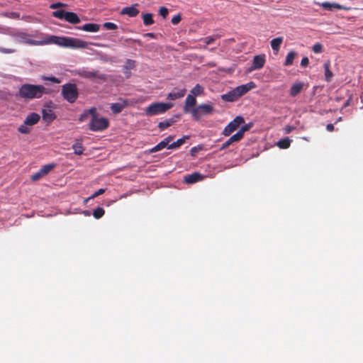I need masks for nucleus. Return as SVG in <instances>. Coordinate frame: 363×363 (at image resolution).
Instances as JSON below:
<instances>
[{"label":"nucleus","mask_w":363,"mask_h":363,"mask_svg":"<svg viewBox=\"0 0 363 363\" xmlns=\"http://www.w3.org/2000/svg\"><path fill=\"white\" fill-rule=\"evenodd\" d=\"M46 89L43 85H35L30 84H24L21 86L16 96L25 100L39 99L43 94H48Z\"/></svg>","instance_id":"obj_1"},{"label":"nucleus","mask_w":363,"mask_h":363,"mask_svg":"<svg viewBox=\"0 0 363 363\" xmlns=\"http://www.w3.org/2000/svg\"><path fill=\"white\" fill-rule=\"evenodd\" d=\"M45 43H54L70 48H87L88 43L79 39L69 37H57L51 35L48 39L45 40Z\"/></svg>","instance_id":"obj_2"},{"label":"nucleus","mask_w":363,"mask_h":363,"mask_svg":"<svg viewBox=\"0 0 363 363\" xmlns=\"http://www.w3.org/2000/svg\"><path fill=\"white\" fill-rule=\"evenodd\" d=\"M61 94L63 99L71 104L75 102L79 96L77 85L72 83L62 85Z\"/></svg>","instance_id":"obj_3"},{"label":"nucleus","mask_w":363,"mask_h":363,"mask_svg":"<svg viewBox=\"0 0 363 363\" xmlns=\"http://www.w3.org/2000/svg\"><path fill=\"white\" fill-rule=\"evenodd\" d=\"M173 106L171 103H152L145 108V113L146 116H152L165 113Z\"/></svg>","instance_id":"obj_4"},{"label":"nucleus","mask_w":363,"mask_h":363,"mask_svg":"<svg viewBox=\"0 0 363 363\" xmlns=\"http://www.w3.org/2000/svg\"><path fill=\"white\" fill-rule=\"evenodd\" d=\"M109 122L106 118H98L97 113H95L89 124V128L92 131H101L106 129Z\"/></svg>","instance_id":"obj_5"},{"label":"nucleus","mask_w":363,"mask_h":363,"mask_svg":"<svg viewBox=\"0 0 363 363\" xmlns=\"http://www.w3.org/2000/svg\"><path fill=\"white\" fill-rule=\"evenodd\" d=\"M214 108L211 104H202L191 110V115L194 120H199L201 116L212 114Z\"/></svg>","instance_id":"obj_6"},{"label":"nucleus","mask_w":363,"mask_h":363,"mask_svg":"<svg viewBox=\"0 0 363 363\" xmlns=\"http://www.w3.org/2000/svg\"><path fill=\"white\" fill-rule=\"evenodd\" d=\"M245 121L242 116H236L232 121H230L224 128L223 134L225 136H229L233 133L241 124L244 123Z\"/></svg>","instance_id":"obj_7"},{"label":"nucleus","mask_w":363,"mask_h":363,"mask_svg":"<svg viewBox=\"0 0 363 363\" xmlns=\"http://www.w3.org/2000/svg\"><path fill=\"white\" fill-rule=\"evenodd\" d=\"M266 62L264 55H257L254 56L252 65L248 68L247 72H251L254 70L262 69Z\"/></svg>","instance_id":"obj_8"},{"label":"nucleus","mask_w":363,"mask_h":363,"mask_svg":"<svg viewBox=\"0 0 363 363\" xmlns=\"http://www.w3.org/2000/svg\"><path fill=\"white\" fill-rule=\"evenodd\" d=\"M79 75L86 79L97 78L101 80H106V79L104 74L100 73L99 71L96 70H82L80 72Z\"/></svg>","instance_id":"obj_9"},{"label":"nucleus","mask_w":363,"mask_h":363,"mask_svg":"<svg viewBox=\"0 0 363 363\" xmlns=\"http://www.w3.org/2000/svg\"><path fill=\"white\" fill-rule=\"evenodd\" d=\"M174 139V135H170L167 136L163 140L160 142L157 145L151 148L150 150V153H154L164 149V147H167L169 146V143L172 142Z\"/></svg>","instance_id":"obj_10"},{"label":"nucleus","mask_w":363,"mask_h":363,"mask_svg":"<svg viewBox=\"0 0 363 363\" xmlns=\"http://www.w3.org/2000/svg\"><path fill=\"white\" fill-rule=\"evenodd\" d=\"M256 85L253 82H250L247 84H242L240 86H237L235 88L238 97H241L246 93H247L249 91L252 90V89L255 88Z\"/></svg>","instance_id":"obj_11"},{"label":"nucleus","mask_w":363,"mask_h":363,"mask_svg":"<svg viewBox=\"0 0 363 363\" xmlns=\"http://www.w3.org/2000/svg\"><path fill=\"white\" fill-rule=\"evenodd\" d=\"M196 104V99L194 96H192L191 94H189L186 99L185 101V105L184 107V111L187 113H191V110L194 108V107Z\"/></svg>","instance_id":"obj_12"},{"label":"nucleus","mask_w":363,"mask_h":363,"mask_svg":"<svg viewBox=\"0 0 363 363\" xmlns=\"http://www.w3.org/2000/svg\"><path fill=\"white\" fill-rule=\"evenodd\" d=\"M204 177H205L199 172H194L191 174L185 176L184 181L186 184H194L197 182L203 180Z\"/></svg>","instance_id":"obj_13"},{"label":"nucleus","mask_w":363,"mask_h":363,"mask_svg":"<svg viewBox=\"0 0 363 363\" xmlns=\"http://www.w3.org/2000/svg\"><path fill=\"white\" fill-rule=\"evenodd\" d=\"M136 6H138L137 4L132 6L123 8L121 11V14L128 15L130 17H135L139 13V10L135 8Z\"/></svg>","instance_id":"obj_14"},{"label":"nucleus","mask_w":363,"mask_h":363,"mask_svg":"<svg viewBox=\"0 0 363 363\" xmlns=\"http://www.w3.org/2000/svg\"><path fill=\"white\" fill-rule=\"evenodd\" d=\"M318 5L321 6L323 9L328 10V11H332L334 9H338V10H341V9H344V7L342 5H340L337 3H330V2H328V1L321 3V4L318 3Z\"/></svg>","instance_id":"obj_15"},{"label":"nucleus","mask_w":363,"mask_h":363,"mask_svg":"<svg viewBox=\"0 0 363 363\" xmlns=\"http://www.w3.org/2000/svg\"><path fill=\"white\" fill-rule=\"evenodd\" d=\"M18 38H20V41L28 45H43L45 43V40L42 42H38L34 40L29 39L28 38V35L26 33H20L18 35Z\"/></svg>","instance_id":"obj_16"},{"label":"nucleus","mask_w":363,"mask_h":363,"mask_svg":"<svg viewBox=\"0 0 363 363\" xmlns=\"http://www.w3.org/2000/svg\"><path fill=\"white\" fill-rule=\"evenodd\" d=\"M79 30H82L86 32L95 33L98 32L100 29V25L97 23H86L83 25L82 27H77Z\"/></svg>","instance_id":"obj_17"},{"label":"nucleus","mask_w":363,"mask_h":363,"mask_svg":"<svg viewBox=\"0 0 363 363\" xmlns=\"http://www.w3.org/2000/svg\"><path fill=\"white\" fill-rule=\"evenodd\" d=\"M221 99L224 101L233 102L237 101L239 99V97L237 94L235 89H234L228 91V93L221 95Z\"/></svg>","instance_id":"obj_18"},{"label":"nucleus","mask_w":363,"mask_h":363,"mask_svg":"<svg viewBox=\"0 0 363 363\" xmlns=\"http://www.w3.org/2000/svg\"><path fill=\"white\" fill-rule=\"evenodd\" d=\"M186 89H182L177 91H174L167 95V99L174 101L177 99L182 98L186 94Z\"/></svg>","instance_id":"obj_19"},{"label":"nucleus","mask_w":363,"mask_h":363,"mask_svg":"<svg viewBox=\"0 0 363 363\" xmlns=\"http://www.w3.org/2000/svg\"><path fill=\"white\" fill-rule=\"evenodd\" d=\"M40 118V117L39 114L32 113L26 118L24 121L26 125H33L39 121Z\"/></svg>","instance_id":"obj_20"},{"label":"nucleus","mask_w":363,"mask_h":363,"mask_svg":"<svg viewBox=\"0 0 363 363\" xmlns=\"http://www.w3.org/2000/svg\"><path fill=\"white\" fill-rule=\"evenodd\" d=\"M128 105L127 101L123 100L122 103H113L111 105V110L113 113H119Z\"/></svg>","instance_id":"obj_21"},{"label":"nucleus","mask_w":363,"mask_h":363,"mask_svg":"<svg viewBox=\"0 0 363 363\" xmlns=\"http://www.w3.org/2000/svg\"><path fill=\"white\" fill-rule=\"evenodd\" d=\"M42 115L43 119L48 123L53 121L56 118L55 114L50 109H43Z\"/></svg>","instance_id":"obj_22"},{"label":"nucleus","mask_w":363,"mask_h":363,"mask_svg":"<svg viewBox=\"0 0 363 363\" xmlns=\"http://www.w3.org/2000/svg\"><path fill=\"white\" fill-rule=\"evenodd\" d=\"M65 20L72 24H77L81 21L79 16L75 13L71 11H67Z\"/></svg>","instance_id":"obj_23"},{"label":"nucleus","mask_w":363,"mask_h":363,"mask_svg":"<svg viewBox=\"0 0 363 363\" xmlns=\"http://www.w3.org/2000/svg\"><path fill=\"white\" fill-rule=\"evenodd\" d=\"M96 113V108L95 107H92L88 110H85L79 116V121L81 122L85 121L89 115L93 116Z\"/></svg>","instance_id":"obj_24"},{"label":"nucleus","mask_w":363,"mask_h":363,"mask_svg":"<svg viewBox=\"0 0 363 363\" xmlns=\"http://www.w3.org/2000/svg\"><path fill=\"white\" fill-rule=\"evenodd\" d=\"M303 86V84L302 82H297L294 84L290 89V95L291 96H296L301 91Z\"/></svg>","instance_id":"obj_25"},{"label":"nucleus","mask_w":363,"mask_h":363,"mask_svg":"<svg viewBox=\"0 0 363 363\" xmlns=\"http://www.w3.org/2000/svg\"><path fill=\"white\" fill-rule=\"evenodd\" d=\"M284 38L283 37H278L274 38L271 40V47L274 51L277 52L281 47V43H283Z\"/></svg>","instance_id":"obj_26"},{"label":"nucleus","mask_w":363,"mask_h":363,"mask_svg":"<svg viewBox=\"0 0 363 363\" xmlns=\"http://www.w3.org/2000/svg\"><path fill=\"white\" fill-rule=\"evenodd\" d=\"M189 138V135H184L182 138L178 139L176 142H174V143H171L170 145H169V146L167 147V149H170V150L176 149V148L182 146L186 142V140H188Z\"/></svg>","instance_id":"obj_27"},{"label":"nucleus","mask_w":363,"mask_h":363,"mask_svg":"<svg viewBox=\"0 0 363 363\" xmlns=\"http://www.w3.org/2000/svg\"><path fill=\"white\" fill-rule=\"evenodd\" d=\"M72 149L74 150V153L77 155H82L84 150L81 140H77L74 144H73Z\"/></svg>","instance_id":"obj_28"},{"label":"nucleus","mask_w":363,"mask_h":363,"mask_svg":"<svg viewBox=\"0 0 363 363\" xmlns=\"http://www.w3.org/2000/svg\"><path fill=\"white\" fill-rule=\"evenodd\" d=\"M175 121H176L174 118H169V119H167L166 121L160 122L159 124H158V128L161 130H163L169 128L172 125H173L175 123Z\"/></svg>","instance_id":"obj_29"},{"label":"nucleus","mask_w":363,"mask_h":363,"mask_svg":"<svg viewBox=\"0 0 363 363\" xmlns=\"http://www.w3.org/2000/svg\"><path fill=\"white\" fill-rule=\"evenodd\" d=\"M142 18L145 26H150L154 23L153 16L152 13H143Z\"/></svg>","instance_id":"obj_30"},{"label":"nucleus","mask_w":363,"mask_h":363,"mask_svg":"<svg viewBox=\"0 0 363 363\" xmlns=\"http://www.w3.org/2000/svg\"><path fill=\"white\" fill-rule=\"evenodd\" d=\"M324 69H325V80L329 82L331 81L333 77V72L330 70V62H327L324 63Z\"/></svg>","instance_id":"obj_31"},{"label":"nucleus","mask_w":363,"mask_h":363,"mask_svg":"<svg viewBox=\"0 0 363 363\" xmlns=\"http://www.w3.org/2000/svg\"><path fill=\"white\" fill-rule=\"evenodd\" d=\"M296 55V53L294 51H290L286 57V60L284 62L285 66H290L293 64L294 60Z\"/></svg>","instance_id":"obj_32"},{"label":"nucleus","mask_w":363,"mask_h":363,"mask_svg":"<svg viewBox=\"0 0 363 363\" xmlns=\"http://www.w3.org/2000/svg\"><path fill=\"white\" fill-rule=\"evenodd\" d=\"M291 140L288 138H284V139H281L280 140L278 143H277V145L281 148V149H286L288 147H289L290 146V144H291Z\"/></svg>","instance_id":"obj_33"},{"label":"nucleus","mask_w":363,"mask_h":363,"mask_svg":"<svg viewBox=\"0 0 363 363\" xmlns=\"http://www.w3.org/2000/svg\"><path fill=\"white\" fill-rule=\"evenodd\" d=\"M203 92V88L199 84H197L191 91V94L192 96L195 97L201 95Z\"/></svg>","instance_id":"obj_34"},{"label":"nucleus","mask_w":363,"mask_h":363,"mask_svg":"<svg viewBox=\"0 0 363 363\" xmlns=\"http://www.w3.org/2000/svg\"><path fill=\"white\" fill-rule=\"evenodd\" d=\"M104 213H105L104 209L103 208H101V207H98V208H96V209L94 210V211H93V216L96 219H99L101 217H103Z\"/></svg>","instance_id":"obj_35"},{"label":"nucleus","mask_w":363,"mask_h":363,"mask_svg":"<svg viewBox=\"0 0 363 363\" xmlns=\"http://www.w3.org/2000/svg\"><path fill=\"white\" fill-rule=\"evenodd\" d=\"M220 38V35H213V36H208V37H206L203 39H201V40L206 44V45H210L211 43H213L216 39L219 38Z\"/></svg>","instance_id":"obj_36"},{"label":"nucleus","mask_w":363,"mask_h":363,"mask_svg":"<svg viewBox=\"0 0 363 363\" xmlns=\"http://www.w3.org/2000/svg\"><path fill=\"white\" fill-rule=\"evenodd\" d=\"M67 11L65 10H57L52 12V16L59 19H65Z\"/></svg>","instance_id":"obj_37"},{"label":"nucleus","mask_w":363,"mask_h":363,"mask_svg":"<svg viewBox=\"0 0 363 363\" xmlns=\"http://www.w3.org/2000/svg\"><path fill=\"white\" fill-rule=\"evenodd\" d=\"M55 167V164H45L44 165L41 169V172L43 173V174H44L45 176L46 174H48L53 168Z\"/></svg>","instance_id":"obj_38"},{"label":"nucleus","mask_w":363,"mask_h":363,"mask_svg":"<svg viewBox=\"0 0 363 363\" xmlns=\"http://www.w3.org/2000/svg\"><path fill=\"white\" fill-rule=\"evenodd\" d=\"M42 79L44 81H50L52 83L55 84H60L61 82V80L55 77H45L43 76Z\"/></svg>","instance_id":"obj_39"},{"label":"nucleus","mask_w":363,"mask_h":363,"mask_svg":"<svg viewBox=\"0 0 363 363\" xmlns=\"http://www.w3.org/2000/svg\"><path fill=\"white\" fill-rule=\"evenodd\" d=\"M103 27L106 30H116L118 28L117 25L112 22L104 23Z\"/></svg>","instance_id":"obj_40"},{"label":"nucleus","mask_w":363,"mask_h":363,"mask_svg":"<svg viewBox=\"0 0 363 363\" xmlns=\"http://www.w3.org/2000/svg\"><path fill=\"white\" fill-rule=\"evenodd\" d=\"M135 62L133 60H127L125 62V65H124L125 69H132L135 67Z\"/></svg>","instance_id":"obj_41"},{"label":"nucleus","mask_w":363,"mask_h":363,"mask_svg":"<svg viewBox=\"0 0 363 363\" xmlns=\"http://www.w3.org/2000/svg\"><path fill=\"white\" fill-rule=\"evenodd\" d=\"M28 125H26L25 122L23 125H21L18 128V130L23 134H28L30 133V130L28 127Z\"/></svg>","instance_id":"obj_42"},{"label":"nucleus","mask_w":363,"mask_h":363,"mask_svg":"<svg viewBox=\"0 0 363 363\" xmlns=\"http://www.w3.org/2000/svg\"><path fill=\"white\" fill-rule=\"evenodd\" d=\"M243 138V135L239 130L230 137L233 143L240 141Z\"/></svg>","instance_id":"obj_43"},{"label":"nucleus","mask_w":363,"mask_h":363,"mask_svg":"<svg viewBox=\"0 0 363 363\" xmlns=\"http://www.w3.org/2000/svg\"><path fill=\"white\" fill-rule=\"evenodd\" d=\"M312 50L315 53H320L323 51V45L320 43H317L313 46Z\"/></svg>","instance_id":"obj_44"},{"label":"nucleus","mask_w":363,"mask_h":363,"mask_svg":"<svg viewBox=\"0 0 363 363\" xmlns=\"http://www.w3.org/2000/svg\"><path fill=\"white\" fill-rule=\"evenodd\" d=\"M45 175L43 174V173L41 172V170L40 169L38 172H35V174H33L31 176V179L33 181H38V180H39L40 178H42Z\"/></svg>","instance_id":"obj_45"},{"label":"nucleus","mask_w":363,"mask_h":363,"mask_svg":"<svg viewBox=\"0 0 363 363\" xmlns=\"http://www.w3.org/2000/svg\"><path fill=\"white\" fill-rule=\"evenodd\" d=\"M168 13H169V11L168 9L164 7V6H162L160 8V10H159V14L162 16L164 18H166L167 15H168Z\"/></svg>","instance_id":"obj_46"},{"label":"nucleus","mask_w":363,"mask_h":363,"mask_svg":"<svg viewBox=\"0 0 363 363\" xmlns=\"http://www.w3.org/2000/svg\"><path fill=\"white\" fill-rule=\"evenodd\" d=\"M233 143V140H231V138H230L229 139H228L223 145L222 146L220 147V150H224V149H226L228 148L230 145H232Z\"/></svg>","instance_id":"obj_47"},{"label":"nucleus","mask_w":363,"mask_h":363,"mask_svg":"<svg viewBox=\"0 0 363 363\" xmlns=\"http://www.w3.org/2000/svg\"><path fill=\"white\" fill-rule=\"evenodd\" d=\"M104 192H105V189H99L93 195H91L88 199H94L95 197L103 194Z\"/></svg>","instance_id":"obj_48"},{"label":"nucleus","mask_w":363,"mask_h":363,"mask_svg":"<svg viewBox=\"0 0 363 363\" xmlns=\"http://www.w3.org/2000/svg\"><path fill=\"white\" fill-rule=\"evenodd\" d=\"M181 20H182L181 15L180 14L176 15L172 18V23L174 25H177L181 21Z\"/></svg>","instance_id":"obj_49"},{"label":"nucleus","mask_w":363,"mask_h":363,"mask_svg":"<svg viewBox=\"0 0 363 363\" xmlns=\"http://www.w3.org/2000/svg\"><path fill=\"white\" fill-rule=\"evenodd\" d=\"M252 127V124L251 123H247V124H245V125H243L240 130L239 131L241 132V133L244 135V133L245 132L247 131L248 130H250V128Z\"/></svg>","instance_id":"obj_50"},{"label":"nucleus","mask_w":363,"mask_h":363,"mask_svg":"<svg viewBox=\"0 0 363 363\" xmlns=\"http://www.w3.org/2000/svg\"><path fill=\"white\" fill-rule=\"evenodd\" d=\"M66 5L65 4H62V3H60V2H57V3L52 4L50 6V8L52 9H58V8H60V7H64Z\"/></svg>","instance_id":"obj_51"},{"label":"nucleus","mask_w":363,"mask_h":363,"mask_svg":"<svg viewBox=\"0 0 363 363\" xmlns=\"http://www.w3.org/2000/svg\"><path fill=\"white\" fill-rule=\"evenodd\" d=\"M125 42H133V43H136L138 45L140 46H142L143 45V43L140 40H136V39H133V38H125Z\"/></svg>","instance_id":"obj_52"},{"label":"nucleus","mask_w":363,"mask_h":363,"mask_svg":"<svg viewBox=\"0 0 363 363\" xmlns=\"http://www.w3.org/2000/svg\"><path fill=\"white\" fill-rule=\"evenodd\" d=\"M309 64V60L307 57H304L302 58L301 62V65L302 67H307Z\"/></svg>","instance_id":"obj_53"},{"label":"nucleus","mask_w":363,"mask_h":363,"mask_svg":"<svg viewBox=\"0 0 363 363\" xmlns=\"http://www.w3.org/2000/svg\"><path fill=\"white\" fill-rule=\"evenodd\" d=\"M326 129L329 132L333 131L334 130V125H333V124H332V123L328 124L327 126H326Z\"/></svg>","instance_id":"obj_54"},{"label":"nucleus","mask_w":363,"mask_h":363,"mask_svg":"<svg viewBox=\"0 0 363 363\" xmlns=\"http://www.w3.org/2000/svg\"><path fill=\"white\" fill-rule=\"evenodd\" d=\"M1 51L4 53H11L13 52L12 50H6V49H2Z\"/></svg>","instance_id":"obj_55"},{"label":"nucleus","mask_w":363,"mask_h":363,"mask_svg":"<svg viewBox=\"0 0 363 363\" xmlns=\"http://www.w3.org/2000/svg\"><path fill=\"white\" fill-rule=\"evenodd\" d=\"M146 36H149L150 38H153L154 37V33H147L145 34Z\"/></svg>","instance_id":"obj_56"},{"label":"nucleus","mask_w":363,"mask_h":363,"mask_svg":"<svg viewBox=\"0 0 363 363\" xmlns=\"http://www.w3.org/2000/svg\"><path fill=\"white\" fill-rule=\"evenodd\" d=\"M349 104H350V100H347V101L345 103V104H344V106H343V108L347 107V106H349Z\"/></svg>","instance_id":"obj_57"},{"label":"nucleus","mask_w":363,"mask_h":363,"mask_svg":"<svg viewBox=\"0 0 363 363\" xmlns=\"http://www.w3.org/2000/svg\"><path fill=\"white\" fill-rule=\"evenodd\" d=\"M191 152H193V151H194V152H196L195 147H192V149H191Z\"/></svg>","instance_id":"obj_58"},{"label":"nucleus","mask_w":363,"mask_h":363,"mask_svg":"<svg viewBox=\"0 0 363 363\" xmlns=\"http://www.w3.org/2000/svg\"><path fill=\"white\" fill-rule=\"evenodd\" d=\"M191 152H193V151H194V152H196L195 147H192V149H191Z\"/></svg>","instance_id":"obj_59"},{"label":"nucleus","mask_w":363,"mask_h":363,"mask_svg":"<svg viewBox=\"0 0 363 363\" xmlns=\"http://www.w3.org/2000/svg\"><path fill=\"white\" fill-rule=\"evenodd\" d=\"M341 120H342V117H340L337 121H340Z\"/></svg>","instance_id":"obj_60"}]
</instances>
